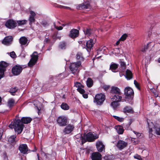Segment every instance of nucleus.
Returning <instances> with one entry per match:
<instances>
[{
    "label": "nucleus",
    "instance_id": "4d7b16f0",
    "mask_svg": "<svg viewBox=\"0 0 160 160\" xmlns=\"http://www.w3.org/2000/svg\"><path fill=\"white\" fill-rule=\"evenodd\" d=\"M109 88V86H103V88L105 90H107Z\"/></svg>",
    "mask_w": 160,
    "mask_h": 160
},
{
    "label": "nucleus",
    "instance_id": "9d476101",
    "mask_svg": "<svg viewBox=\"0 0 160 160\" xmlns=\"http://www.w3.org/2000/svg\"><path fill=\"white\" fill-rule=\"evenodd\" d=\"M5 26L10 29H12L16 27L17 23L16 22L13 20L10 19L7 21L5 24Z\"/></svg>",
    "mask_w": 160,
    "mask_h": 160
},
{
    "label": "nucleus",
    "instance_id": "a18cd8bd",
    "mask_svg": "<svg viewBox=\"0 0 160 160\" xmlns=\"http://www.w3.org/2000/svg\"><path fill=\"white\" fill-rule=\"evenodd\" d=\"M18 90V89L17 88V87H15L14 88H12L10 90V92L12 94L13 93H14L15 92H16Z\"/></svg>",
    "mask_w": 160,
    "mask_h": 160
},
{
    "label": "nucleus",
    "instance_id": "79ce46f5",
    "mask_svg": "<svg viewBox=\"0 0 160 160\" xmlns=\"http://www.w3.org/2000/svg\"><path fill=\"white\" fill-rule=\"evenodd\" d=\"M84 88L81 87L78 89H77V90L78 92H79L81 94H83L85 92V90L83 89Z\"/></svg>",
    "mask_w": 160,
    "mask_h": 160
},
{
    "label": "nucleus",
    "instance_id": "ea45409f",
    "mask_svg": "<svg viewBox=\"0 0 160 160\" xmlns=\"http://www.w3.org/2000/svg\"><path fill=\"white\" fill-rule=\"evenodd\" d=\"M128 37V35L126 34H123L121 37V38L119 39V40H121L122 41H124L125 40L127 37Z\"/></svg>",
    "mask_w": 160,
    "mask_h": 160
},
{
    "label": "nucleus",
    "instance_id": "0e129e2a",
    "mask_svg": "<svg viewBox=\"0 0 160 160\" xmlns=\"http://www.w3.org/2000/svg\"><path fill=\"white\" fill-rule=\"evenodd\" d=\"M42 24L44 26H45V25H46L47 23L46 22H43V23H42Z\"/></svg>",
    "mask_w": 160,
    "mask_h": 160
},
{
    "label": "nucleus",
    "instance_id": "e433bc0d",
    "mask_svg": "<svg viewBox=\"0 0 160 160\" xmlns=\"http://www.w3.org/2000/svg\"><path fill=\"white\" fill-rule=\"evenodd\" d=\"M86 48L88 52H89L90 51V41H87L86 44Z\"/></svg>",
    "mask_w": 160,
    "mask_h": 160
},
{
    "label": "nucleus",
    "instance_id": "a19ab883",
    "mask_svg": "<svg viewBox=\"0 0 160 160\" xmlns=\"http://www.w3.org/2000/svg\"><path fill=\"white\" fill-rule=\"evenodd\" d=\"M8 54H9L10 57L12 58H15L16 57V55L14 51H12L10 53H8Z\"/></svg>",
    "mask_w": 160,
    "mask_h": 160
},
{
    "label": "nucleus",
    "instance_id": "a878e982",
    "mask_svg": "<svg viewBox=\"0 0 160 160\" xmlns=\"http://www.w3.org/2000/svg\"><path fill=\"white\" fill-rule=\"evenodd\" d=\"M15 100L14 99L11 98L9 99L8 102V106L10 108L13 106L15 104Z\"/></svg>",
    "mask_w": 160,
    "mask_h": 160
},
{
    "label": "nucleus",
    "instance_id": "49530a36",
    "mask_svg": "<svg viewBox=\"0 0 160 160\" xmlns=\"http://www.w3.org/2000/svg\"><path fill=\"white\" fill-rule=\"evenodd\" d=\"M133 132L136 135L137 138H140L142 137V134H141V133L134 131H133Z\"/></svg>",
    "mask_w": 160,
    "mask_h": 160
},
{
    "label": "nucleus",
    "instance_id": "f3484780",
    "mask_svg": "<svg viewBox=\"0 0 160 160\" xmlns=\"http://www.w3.org/2000/svg\"><path fill=\"white\" fill-rule=\"evenodd\" d=\"M91 158L92 160H101L102 155L98 152H94L92 153Z\"/></svg>",
    "mask_w": 160,
    "mask_h": 160
},
{
    "label": "nucleus",
    "instance_id": "ddd939ff",
    "mask_svg": "<svg viewBox=\"0 0 160 160\" xmlns=\"http://www.w3.org/2000/svg\"><path fill=\"white\" fill-rule=\"evenodd\" d=\"M80 140L82 144L87 141L90 142V132H88L86 134H84L81 136Z\"/></svg>",
    "mask_w": 160,
    "mask_h": 160
},
{
    "label": "nucleus",
    "instance_id": "c85d7f7f",
    "mask_svg": "<svg viewBox=\"0 0 160 160\" xmlns=\"http://www.w3.org/2000/svg\"><path fill=\"white\" fill-rule=\"evenodd\" d=\"M105 160H113L114 157L112 155H107L104 157Z\"/></svg>",
    "mask_w": 160,
    "mask_h": 160
},
{
    "label": "nucleus",
    "instance_id": "f704fd0d",
    "mask_svg": "<svg viewBox=\"0 0 160 160\" xmlns=\"http://www.w3.org/2000/svg\"><path fill=\"white\" fill-rule=\"evenodd\" d=\"M15 135H13L11 136L8 139V141L10 143H13L15 141Z\"/></svg>",
    "mask_w": 160,
    "mask_h": 160
},
{
    "label": "nucleus",
    "instance_id": "6e6d98bb",
    "mask_svg": "<svg viewBox=\"0 0 160 160\" xmlns=\"http://www.w3.org/2000/svg\"><path fill=\"white\" fill-rule=\"evenodd\" d=\"M83 97L84 98H88V95L87 94H82Z\"/></svg>",
    "mask_w": 160,
    "mask_h": 160
},
{
    "label": "nucleus",
    "instance_id": "13d9d810",
    "mask_svg": "<svg viewBox=\"0 0 160 160\" xmlns=\"http://www.w3.org/2000/svg\"><path fill=\"white\" fill-rule=\"evenodd\" d=\"M60 8H68V9H70V8L69 7H65V6H60Z\"/></svg>",
    "mask_w": 160,
    "mask_h": 160
},
{
    "label": "nucleus",
    "instance_id": "8fccbe9b",
    "mask_svg": "<svg viewBox=\"0 0 160 160\" xmlns=\"http://www.w3.org/2000/svg\"><path fill=\"white\" fill-rule=\"evenodd\" d=\"M134 83L136 87L138 89H140L139 84L136 80H134Z\"/></svg>",
    "mask_w": 160,
    "mask_h": 160
},
{
    "label": "nucleus",
    "instance_id": "aec40b11",
    "mask_svg": "<svg viewBox=\"0 0 160 160\" xmlns=\"http://www.w3.org/2000/svg\"><path fill=\"white\" fill-rule=\"evenodd\" d=\"M12 40V37H6L2 41V43L5 45H8L11 44Z\"/></svg>",
    "mask_w": 160,
    "mask_h": 160
},
{
    "label": "nucleus",
    "instance_id": "de8ad7c7",
    "mask_svg": "<svg viewBox=\"0 0 160 160\" xmlns=\"http://www.w3.org/2000/svg\"><path fill=\"white\" fill-rule=\"evenodd\" d=\"M134 157L135 158L138 159L139 160H142V158H141V157L140 156L138 155V154H136L134 156Z\"/></svg>",
    "mask_w": 160,
    "mask_h": 160
},
{
    "label": "nucleus",
    "instance_id": "864d4df0",
    "mask_svg": "<svg viewBox=\"0 0 160 160\" xmlns=\"http://www.w3.org/2000/svg\"><path fill=\"white\" fill-rule=\"evenodd\" d=\"M104 48H105V47H103L102 48H99L97 50V53L98 54L100 53V52H102V49H103Z\"/></svg>",
    "mask_w": 160,
    "mask_h": 160
},
{
    "label": "nucleus",
    "instance_id": "0eeeda50",
    "mask_svg": "<svg viewBox=\"0 0 160 160\" xmlns=\"http://www.w3.org/2000/svg\"><path fill=\"white\" fill-rule=\"evenodd\" d=\"M8 65V63L4 61H2L0 63V79L3 77L6 68Z\"/></svg>",
    "mask_w": 160,
    "mask_h": 160
},
{
    "label": "nucleus",
    "instance_id": "412c9836",
    "mask_svg": "<svg viewBox=\"0 0 160 160\" xmlns=\"http://www.w3.org/2000/svg\"><path fill=\"white\" fill-rule=\"evenodd\" d=\"M30 15L29 18V21L30 22V24L31 25L32 22L35 21L34 17L36 15L35 13L33 11H31L30 12Z\"/></svg>",
    "mask_w": 160,
    "mask_h": 160
},
{
    "label": "nucleus",
    "instance_id": "f8f14e48",
    "mask_svg": "<svg viewBox=\"0 0 160 160\" xmlns=\"http://www.w3.org/2000/svg\"><path fill=\"white\" fill-rule=\"evenodd\" d=\"M128 145V143L121 140H119L117 143L116 146L120 150H121L126 147Z\"/></svg>",
    "mask_w": 160,
    "mask_h": 160
},
{
    "label": "nucleus",
    "instance_id": "774afa93",
    "mask_svg": "<svg viewBox=\"0 0 160 160\" xmlns=\"http://www.w3.org/2000/svg\"><path fill=\"white\" fill-rule=\"evenodd\" d=\"M154 95H155V97H157L158 96V95L156 94H155Z\"/></svg>",
    "mask_w": 160,
    "mask_h": 160
},
{
    "label": "nucleus",
    "instance_id": "2eb2a0df",
    "mask_svg": "<svg viewBox=\"0 0 160 160\" xmlns=\"http://www.w3.org/2000/svg\"><path fill=\"white\" fill-rule=\"evenodd\" d=\"M96 146L98 151L100 152H102L105 150V146L102 142L98 141L96 143Z\"/></svg>",
    "mask_w": 160,
    "mask_h": 160
},
{
    "label": "nucleus",
    "instance_id": "2f4dec72",
    "mask_svg": "<svg viewBox=\"0 0 160 160\" xmlns=\"http://www.w3.org/2000/svg\"><path fill=\"white\" fill-rule=\"evenodd\" d=\"M76 58L77 59L79 60L80 61H83L84 58L82 56V54L81 52H78L76 55Z\"/></svg>",
    "mask_w": 160,
    "mask_h": 160
},
{
    "label": "nucleus",
    "instance_id": "603ef678",
    "mask_svg": "<svg viewBox=\"0 0 160 160\" xmlns=\"http://www.w3.org/2000/svg\"><path fill=\"white\" fill-rule=\"evenodd\" d=\"M84 33L86 35L89 36L90 35V30L89 29H87L86 31L84 32Z\"/></svg>",
    "mask_w": 160,
    "mask_h": 160
},
{
    "label": "nucleus",
    "instance_id": "393cba45",
    "mask_svg": "<svg viewBox=\"0 0 160 160\" xmlns=\"http://www.w3.org/2000/svg\"><path fill=\"white\" fill-rule=\"evenodd\" d=\"M91 142L94 141L95 140L98 139V135L96 133H93L91 132L90 136Z\"/></svg>",
    "mask_w": 160,
    "mask_h": 160
},
{
    "label": "nucleus",
    "instance_id": "39448f33",
    "mask_svg": "<svg viewBox=\"0 0 160 160\" xmlns=\"http://www.w3.org/2000/svg\"><path fill=\"white\" fill-rule=\"evenodd\" d=\"M105 100V96L102 93L98 94L95 96L94 101L97 104L99 105L102 104Z\"/></svg>",
    "mask_w": 160,
    "mask_h": 160
},
{
    "label": "nucleus",
    "instance_id": "e2e57ef3",
    "mask_svg": "<svg viewBox=\"0 0 160 160\" xmlns=\"http://www.w3.org/2000/svg\"><path fill=\"white\" fill-rule=\"evenodd\" d=\"M36 108L38 110V114H39V111H40V109H39V108L38 107H37Z\"/></svg>",
    "mask_w": 160,
    "mask_h": 160
},
{
    "label": "nucleus",
    "instance_id": "58836bf2",
    "mask_svg": "<svg viewBox=\"0 0 160 160\" xmlns=\"http://www.w3.org/2000/svg\"><path fill=\"white\" fill-rule=\"evenodd\" d=\"M75 86L77 88V89H78L81 87L84 88L83 85H82L80 83L78 82H77L75 83Z\"/></svg>",
    "mask_w": 160,
    "mask_h": 160
},
{
    "label": "nucleus",
    "instance_id": "3c124183",
    "mask_svg": "<svg viewBox=\"0 0 160 160\" xmlns=\"http://www.w3.org/2000/svg\"><path fill=\"white\" fill-rule=\"evenodd\" d=\"M86 84L87 86L90 87V78H88Z\"/></svg>",
    "mask_w": 160,
    "mask_h": 160
},
{
    "label": "nucleus",
    "instance_id": "7ed1b4c3",
    "mask_svg": "<svg viewBox=\"0 0 160 160\" xmlns=\"http://www.w3.org/2000/svg\"><path fill=\"white\" fill-rule=\"evenodd\" d=\"M148 124L149 128V137L152 138L153 135L156 134L157 135H160V126L158 125H154L152 122L148 121Z\"/></svg>",
    "mask_w": 160,
    "mask_h": 160
},
{
    "label": "nucleus",
    "instance_id": "a211bd4d",
    "mask_svg": "<svg viewBox=\"0 0 160 160\" xmlns=\"http://www.w3.org/2000/svg\"><path fill=\"white\" fill-rule=\"evenodd\" d=\"M19 149L21 153L24 154H26L28 151V147L26 144H22L20 145Z\"/></svg>",
    "mask_w": 160,
    "mask_h": 160
},
{
    "label": "nucleus",
    "instance_id": "f257e3e1",
    "mask_svg": "<svg viewBox=\"0 0 160 160\" xmlns=\"http://www.w3.org/2000/svg\"><path fill=\"white\" fill-rule=\"evenodd\" d=\"M32 119L30 117H22L21 121L20 119H15L11 122L9 127L11 128H14L16 132L18 134L21 133L23 128L24 125L23 123L28 124L31 122Z\"/></svg>",
    "mask_w": 160,
    "mask_h": 160
},
{
    "label": "nucleus",
    "instance_id": "1a4fd4ad",
    "mask_svg": "<svg viewBox=\"0 0 160 160\" xmlns=\"http://www.w3.org/2000/svg\"><path fill=\"white\" fill-rule=\"evenodd\" d=\"M81 65V62L80 61L77 62L76 63H73L71 64L70 67V69L72 73L75 74L77 69Z\"/></svg>",
    "mask_w": 160,
    "mask_h": 160
},
{
    "label": "nucleus",
    "instance_id": "6e6552de",
    "mask_svg": "<svg viewBox=\"0 0 160 160\" xmlns=\"http://www.w3.org/2000/svg\"><path fill=\"white\" fill-rule=\"evenodd\" d=\"M22 68L20 65H15L12 68V72L14 75L20 74L22 70Z\"/></svg>",
    "mask_w": 160,
    "mask_h": 160
},
{
    "label": "nucleus",
    "instance_id": "5701e85b",
    "mask_svg": "<svg viewBox=\"0 0 160 160\" xmlns=\"http://www.w3.org/2000/svg\"><path fill=\"white\" fill-rule=\"evenodd\" d=\"M28 40L27 38L25 37H21L19 40V43L21 45H25L27 43Z\"/></svg>",
    "mask_w": 160,
    "mask_h": 160
},
{
    "label": "nucleus",
    "instance_id": "473e14b6",
    "mask_svg": "<svg viewBox=\"0 0 160 160\" xmlns=\"http://www.w3.org/2000/svg\"><path fill=\"white\" fill-rule=\"evenodd\" d=\"M27 22V21L25 20L17 21V23L18 26L25 25L26 24Z\"/></svg>",
    "mask_w": 160,
    "mask_h": 160
},
{
    "label": "nucleus",
    "instance_id": "37998d69",
    "mask_svg": "<svg viewBox=\"0 0 160 160\" xmlns=\"http://www.w3.org/2000/svg\"><path fill=\"white\" fill-rule=\"evenodd\" d=\"M149 44H147V45H145L144 46V48H142L141 50V51L142 52H146L148 49H149Z\"/></svg>",
    "mask_w": 160,
    "mask_h": 160
},
{
    "label": "nucleus",
    "instance_id": "dca6fc26",
    "mask_svg": "<svg viewBox=\"0 0 160 160\" xmlns=\"http://www.w3.org/2000/svg\"><path fill=\"white\" fill-rule=\"evenodd\" d=\"M87 0H84V2H85L84 3H82L78 5L77 7V8L78 9H86L89 8L90 6L89 1L86 2Z\"/></svg>",
    "mask_w": 160,
    "mask_h": 160
},
{
    "label": "nucleus",
    "instance_id": "680f3d73",
    "mask_svg": "<svg viewBox=\"0 0 160 160\" xmlns=\"http://www.w3.org/2000/svg\"><path fill=\"white\" fill-rule=\"evenodd\" d=\"M120 40H118V41H117V42H116V45H118L119 44V43H120Z\"/></svg>",
    "mask_w": 160,
    "mask_h": 160
},
{
    "label": "nucleus",
    "instance_id": "5fc2aeb1",
    "mask_svg": "<svg viewBox=\"0 0 160 160\" xmlns=\"http://www.w3.org/2000/svg\"><path fill=\"white\" fill-rule=\"evenodd\" d=\"M3 134V131L2 129H0V139H1Z\"/></svg>",
    "mask_w": 160,
    "mask_h": 160
},
{
    "label": "nucleus",
    "instance_id": "b1692460",
    "mask_svg": "<svg viewBox=\"0 0 160 160\" xmlns=\"http://www.w3.org/2000/svg\"><path fill=\"white\" fill-rule=\"evenodd\" d=\"M115 128L118 134H121L123 133L124 129L122 126H117L115 127Z\"/></svg>",
    "mask_w": 160,
    "mask_h": 160
},
{
    "label": "nucleus",
    "instance_id": "4be33fe9",
    "mask_svg": "<svg viewBox=\"0 0 160 160\" xmlns=\"http://www.w3.org/2000/svg\"><path fill=\"white\" fill-rule=\"evenodd\" d=\"M118 64L112 63L110 66L109 69L112 72H116L118 71L117 69L118 67Z\"/></svg>",
    "mask_w": 160,
    "mask_h": 160
},
{
    "label": "nucleus",
    "instance_id": "6ab92c4d",
    "mask_svg": "<svg viewBox=\"0 0 160 160\" xmlns=\"http://www.w3.org/2000/svg\"><path fill=\"white\" fill-rule=\"evenodd\" d=\"M79 31L76 29H72L70 32L69 36L72 38H74L78 36Z\"/></svg>",
    "mask_w": 160,
    "mask_h": 160
},
{
    "label": "nucleus",
    "instance_id": "4c0bfd02",
    "mask_svg": "<svg viewBox=\"0 0 160 160\" xmlns=\"http://www.w3.org/2000/svg\"><path fill=\"white\" fill-rule=\"evenodd\" d=\"M96 42V38H91V48L93 46V44H94Z\"/></svg>",
    "mask_w": 160,
    "mask_h": 160
},
{
    "label": "nucleus",
    "instance_id": "338daca9",
    "mask_svg": "<svg viewBox=\"0 0 160 160\" xmlns=\"http://www.w3.org/2000/svg\"><path fill=\"white\" fill-rule=\"evenodd\" d=\"M158 62L160 63V57L158 59Z\"/></svg>",
    "mask_w": 160,
    "mask_h": 160
},
{
    "label": "nucleus",
    "instance_id": "c9c22d12",
    "mask_svg": "<svg viewBox=\"0 0 160 160\" xmlns=\"http://www.w3.org/2000/svg\"><path fill=\"white\" fill-rule=\"evenodd\" d=\"M121 68V70L122 71H123L126 68V64L125 63L122 61L120 62Z\"/></svg>",
    "mask_w": 160,
    "mask_h": 160
},
{
    "label": "nucleus",
    "instance_id": "c756f323",
    "mask_svg": "<svg viewBox=\"0 0 160 160\" xmlns=\"http://www.w3.org/2000/svg\"><path fill=\"white\" fill-rule=\"evenodd\" d=\"M61 108L63 110H67L69 108V106L65 103H62L61 105Z\"/></svg>",
    "mask_w": 160,
    "mask_h": 160
},
{
    "label": "nucleus",
    "instance_id": "cd10ccee",
    "mask_svg": "<svg viewBox=\"0 0 160 160\" xmlns=\"http://www.w3.org/2000/svg\"><path fill=\"white\" fill-rule=\"evenodd\" d=\"M111 104V106L114 109H116L117 107L119 105V104L118 103L119 102H118L115 100H113Z\"/></svg>",
    "mask_w": 160,
    "mask_h": 160
},
{
    "label": "nucleus",
    "instance_id": "9b49d317",
    "mask_svg": "<svg viewBox=\"0 0 160 160\" xmlns=\"http://www.w3.org/2000/svg\"><path fill=\"white\" fill-rule=\"evenodd\" d=\"M74 128V125L71 124H68L63 129V132L65 134H68L70 133Z\"/></svg>",
    "mask_w": 160,
    "mask_h": 160
},
{
    "label": "nucleus",
    "instance_id": "bf43d9fd",
    "mask_svg": "<svg viewBox=\"0 0 160 160\" xmlns=\"http://www.w3.org/2000/svg\"><path fill=\"white\" fill-rule=\"evenodd\" d=\"M93 85V81L91 79V87Z\"/></svg>",
    "mask_w": 160,
    "mask_h": 160
},
{
    "label": "nucleus",
    "instance_id": "bb28decb",
    "mask_svg": "<svg viewBox=\"0 0 160 160\" xmlns=\"http://www.w3.org/2000/svg\"><path fill=\"white\" fill-rule=\"evenodd\" d=\"M125 77L128 80H130L132 78V74L130 71L128 69L127 70Z\"/></svg>",
    "mask_w": 160,
    "mask_h": 160
},
{
    "label": "nucleus",
    "instance_id": "052dcab7",
    "mask_svg": "<svg viewBox=\"0 0 160 160\" xmlns=\"http://www.w3.org/2000/svg\"><path fill=\"white\" fill-rule=\"evenodd\" d=\"M45 42H48L49 41V40L48 38H46L45 39Z\"/></svg>",
    "mask_w": 160,
    "mask_h": 160
},
{
    "label": "nucleus",
    "instance_id": "69168bd1",
    "mask_svg": "<svg viewBox=\"0 0 160 160\" xmlns=\"http://www.w3.org/2000/svg\"><path fill=\"white\" fill-rule=\"evenodd\" d=\"M37 156H38V160H40V159H39V154H37Z\"/></svg>",
    "mask_w": 160,
    "mask_h": 160
},
{
    "label": "nucleus",
    "instance_id": "7c9ffc66",
    "mask_svg": "<svg viewBox=\"0 0 160 160\" xmlns=\"http://www.w3.org/2000/svg\"><path fill=\"white\" fill-rule=\"evenodd\" d=\"M66 44L64 42H60L59 45V48L61 49H65L66 48Z\"/></svg>",
    "mask_w": 160,
    "mask_h": 160
},
{
    "label": "nucleus",
    "instance_id": "c03bdc74",
    "mask_svg": "<svg viewBox=\"0 0 160 160\" xmlns=\"http://www.w3.org/2000/svg\"><path fill=\"white\" fill-rule=\"evenodd\" d=\"M113 117L117 120L118 121L122 122L124 120V118H120L117 116H114Z\"/></svg>",
    "mask_w": 160,
    "mask_h": 160
},
{
    "label": "nucleus",
    "instance_id": "f03ea898",
    "mask_svg": "<svg viewBox=\"0 0 160 160\" xmlns=\"http://www.w3.org/2000/svg\"><path fill=\"white\" fill-rule=\"evenodd\" d=\"M121 94L120 89L117 87L112 86L110 91V98L112 100L120 102L122 97L120 96Z\"/></svg>",
    "mask_w": 160,
    "mask_h": 160
},
{
    "label": "nucleus",
    "instance_id": "423d86ee",
    "mask_svg": "<svg viewBox=\"0 0 160 160\" xmlns=\"http://www.w3.org/2000/svg\"><path fill=\"white\" fill-rule=\"evenodd\" d=\"M38 58L37 52H35L32 56V58L28 63L30 67H32L37 62Z\"/></svg>",
    "mask_w": 160,
    "mask_h": 160
},
{
    "label": "nucleus",
    "instance_id": "20e7f679",
    "mask_svg": "<svg viewBox=\"0 0 160 160\" xmlns=\"http://www.w3.org/2000/svg\"><path fill=\"white\" fill-rule=\"evenodd\" d=\"M56 121L59 126L61 127L65 126L68 123V118L64 116H60L57 118Z\"/></svg>",
    "mask_w": 160,
    "mask_h": 160
},
{
    "label": "nucleus",
    "instance_id": "4468645a",
    "mask_svg": "<svg viewBox=\"0 0 160 160\" xmlns=\"http://www.w3.org/2000/svg\"><path fill=\"white\" fill-rule=\"evenodd\" d=\"M124 94L128 97H131L133 95L134 92L133 90L130 87H126L124 89Z\"/></svg>",
    "mask_w": 160,
    "mask_h": 160
},
{
    "label": "nucleus",
    "instance_id": "09e8293b",
    "mask_svg": "<svg viewBox=\"0 0 160 160\" xmlns=\"http://www.w3.org/2000/svg\"><path fill=\"white\" fill-rule=\"evenodd\" d=\"M54 28L58 30H61L63 28L61 26L58 27L56 26L55 23H54Z\"/></svg>",
    "mask_w": 160,
    "mask_h": 160
},
{
    "label": "nucleus",
    "instance_id": "72a5a7b5",
    "mask_svg": "<svg viewBox=\"0 0 160 160\" xmlns=\"http://www.w3.org/2000/svg\"><path fill=\"white\" fill-rule=\"evenodd\" d=\"M125 112H133V110L130 107H126L123 109Z\"/></svg>",
    "mask_w": 160,
    "mask_h": 160
}]
</instances>
